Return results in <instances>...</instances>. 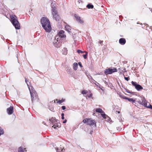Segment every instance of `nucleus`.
Wrapping results in <instances>:
<instances>
[{
    "label": "nucleus",
    "instance_id": "1",
    "mask_svg": "<svg viewBox=\"0 0 152 152\" xmlns=\"http://www.w3.org/2000/svg\"><path fill=\"white\" fill-rule=\"evenodd\" d=\"M41 23L42 27L47 32L49 33L51 30V27L49 20L45 17H43L41 19Z\"/></svg>",
    "mask_w": 152,
    "mask_h": 152
},
{
    "label": "nucleus",
    "instance_id": "2",
    "mask_svg": "<svg viewBox=\"0 0 152 152\" xmlns=\"http://www.w3.org/2000/svg\"><path fill=\"white\" fill-rule=\"evenodd\" d=\"M31 96V101L32 103L36 101L37 102L39 101V99L36 91L34 90L33 88L31 86L28 87Z\"/></svg>",
    "mask_w": 152,
    "mask_h": 152
},
{
    "label": "nucleus",
    "instance_id": "3",
    "mask_svg": "<svg viewBox=\"0 0 152 152\" xmlns=\"http://www.w3.org/2000/svg\"><path fill=\"white\" fill-rule=\"evenodd\" d=\"M10 20L13 26L16 29H19L20 28V26L16 17L14 15L10 16Z\"/></svg>",
    "mask_w": 152,
    "mask_h": 152
},
{
    "label": "nucleus",
    "instance_id": "4",
    "mask_svg": "<svg viewBox=\"0 0 152 152\" xmlns=\"http://www.w3.org/2000/svg\"><path fill=\"white\" fill-rule=\"evenodd\" d=\"M140 98H141V100L138 102L140 104L152 109V105L149 103H148L144 97H141Z\"/></svg>",
    "mask_w": 152,
    "mask_h": 152
},
{
    "label": "nucleus",
    "instance_id": "5",
    "mask_svg": "<svg viewBox=\"0 0 152 152\" xmlns=\"http://www.w3.org/2000/svg\"><path fill=\"white\" fill-rule=\"evenodd\" d=\"M49 120L51 122L54 124L52 127L54 129L56 128L57 127H58L60 125L59 120L56 119L54 117H52L51 118H49Z\"/></svg>",
    "mask_w": 152,
    "mask_h": 152
},
{
    "label": "nucleus",
    "instance_id": "6",
    "mask_svg": "<svg viewBox=\"0 0 152 152\" xmlns=\"http://www.w3.org/2000/svg\"><path fill=\"white\" fill-rule=\"evenodd\" d=\"M56 9V8L55 6H52V13L53 15V17L54 19L56 20H59L60 17L58 15Z\"/></svg>",
    "mask_w": 152,
    "mask_h": 152
},
{
    "label": "nucleus",
    "instance_id": "7",
    "mask_svg": "<svg viewBox=\"0 0 152 152\" xmlns=\"http://www.w3.org/2000/svg\"><path fill=\"white\" fill-rule=\"evenodd\" d=\"M83 122L86 123L87 124L90 126H96V123L94 120L91 118H86L83 120Z\"/></svg>",
    "mask_w": 152,
    "mask_h": 152
},
{
    "label": "nucleus",
    "instance_id": "8",
    "mask_svg": "<svg viewBox=\"0 0 152 152\" xmlns=\"http://www.w3.org/2000/svg\"><path fill=\"white\" fill-rule=\"evenodd\" d=\"M117 69L116 68H108V69L105 70L104 73L105 75H107L109 74H111L113 73L117 72Z\"/></svg>",
    "mask_w": 152,
    "mask_h": 152
},
{
    "label": "nucleus",
    "instance_id": "9",
    "mask_svg": "<svg viewBox=\"0 0 152 152\" xmlns=\"http://www.w3.org/2000/svg\"><path fill=\"white\" fill-rule=\"evenodd\" d=\"M131 83L138 91H140L143 89V88L141 85L137 84L136 82L132 81Z\"/></svg>",
    "mask_w": 152,
    "mask_h": 152
},
{
    "label": "nucleus",
    "instance_id": "10",
    "mask_svg": "<svg viewBox=\"0 0 152 152\" xmlns=\"http://www.w3.org/2000/svg\"><path fill=\"white\" fill-rule=\"evenodd\" d=\"M74 16L75 18L76 21L78 22L81 24H82L84 23V20H83V19L81 18L80 16H79L76 14H75Z\"/></svg>",
    "mask_w": 152,
    "mask_h": 152
},
{
    "label": "nucleus",
    "instance_id": "11",
    "mask_svg": "<svg viewBox=\"0 0 152 152\" xmlns=\"http://www.w3.org/2000/svg\"><path fill=\"white\" fill-rule=\"evenodd\" d=\"M64 31L63 30L60 31L59 33H58L57 36H58L60 38H65L66 37L65 35L64 34Z\"/></svg>",
    "mask_w": 152,
    "mask_h": 152
},
{
    "label": "nucleus",
    "instance_id": "12",
    "mask_svg": "<svg viewBox=\"0 0 152 152\" xmlns=\"http://www.w3.org/2000/svg\"><path fill=\"white\" fill-rule=\"evenodd\" d=\"M7 112L8 114H12L13 112V107L11 106L7 109Z\"/></svg>",
    "mask_w": 152,
    "mask_h": 152
},
{
    "label": "nucleus",
    "instance_id": "13",
    "mask_svg": "<svg viewBox=\"0 0 152 152\" xmlns=\"http://www.w3.org/2000/svg\"><path fill=\"white\" fill-rule=\"evenodd\" d=\"M58 36H56L55 39L54 40V42H53V44L56 47L58 48V47H59V46H58L57 45L58 43Z\"/></svg>",
    "mask_w": 152,
    "mask_h": 152
},
{
    "label": "nucleus",
    "instance_id": "14",
    "mask_svg": "<svg viewBox=\"0 0 152 152\" xmlns=\"http://www.w3.org/2000/svg\"><path fill=\"white\" fill-rule=\"evenodd\" d=\"M102 117L104 118H105L106 121H107L111 122L110 118L107 116V115H101Z\"/></svg>",
    "mask_w": 152,
    "mask_h": 152
},
{
    "label": "nucleus",
    "instance_id": "15",
    "mask_svg": "<svg viewBox=\"0 0 152 152\" xmlns=\"http://www.w3.org/2000/svg\"><path fill=\"white\" fill-rule=\"evenodd\" d=\"M119 42L120 44L123 45L126 43V40L124 38H121L119 39Z\"/></svg>",
    "mask_w": 152,
    "mask_h": 152
},
{
    "label": "nucleus",
    "instance_id": "16",
    "mask_svg": "<svg viewBox=\"0 0 152 152\" xmlns=\"http://www.w3.org/2000/svg\"><path fill=\"white\" fill-rule=\"evenodd\" d=\"M127 100H128L129 102H132V103L133 104H134V103H135V102H137L138 103V102L139 101H139H136V99H132V98H128L127 97Z\"/></svg>",
    "mask_w": 152,
    "mask_h": 152
},
{
    "label": "nucleus",
    "instance_id": "17",
    "mask_svg": "<svg viewBox=\"0 0 152 152\" xmlns=\"http://www.w3.org/2000/svg\"><path fill=\"white\" fill-rule=\"evenodd\" d=\"M96 112L98 113H101V114H105L102 110L100 108H97L96 110Z\"/></svg>",
    "mask_w": 152,
    "mask_h": 152
},
{
    "label": "nucleus",
    "instance_id": "18",
    "mask_svg": "<svg viewBox=\"0 0 152 152\" xmlns=\"http://www.w3.org/2000/svg\"><path fill=\"white\" fill-rule=\"evenodd\" d=\"M78 64L77 63H74L73 64V69L75 70H76L77 69Z\"/></svg>",
    "mask_w": 152,
    "mask_h": 152
},
{
    "label": "nucleus",
    "instance_id": "19",
    "mask_svg": "<svg viewBox=\"0 0 152 152\" xmlns=\"http://www.w3.org/2000/svg\"><path fill=\"white\" fill-rule=\"evenodd\" d=\"M66 30L69 33H71L70 31L71 27L68 25H66L65 26Z\"/></svg>",
    "mask_w": 152,
    "mask_h": 152
},
{
    "label": "nucleus",
    "instance_id": "20",
    "mask_svg": "<svg viewBox=\"0 0 152 152\" xmlns=\"http://www.w3.org/2000/svg\"><path fill=\"white\" fill-rule=\"evenodd\" d=\"M25 148H23L21 147H20L18 149V152H24L25 150Z\"/></svg>",
    "mask_w": 152,
    "mask_h": 152
},
{
    "label": "nucleus",
    "instance_id": "21",
    "mask_svg": "<svg viewBox=\"0 0 152 152\" xmlns=\"http://www.w3.org/2000/svg\"><path fill=\"white\" fill-rule=\"evenodd\" d=\"M86 7L88 8V9H92L94 8V6L93 5L91 4H88Z\"/></svg>",
    "mask_w": 152,
    "mask_h": 152
},
{
    "label": "nucleus",
    "instance_id": "22",
    "mask_svg": "<svg viewBox=\"0 0 152 152\" xmlns=\"http://www.w3.org/2000/svg\"><path fill=\"white\" fill-rule=\"evenodd\" d=\"M65 101V99L63 98H62L61 100H58L57 102L58 103H59V104H61L64 102Z\"/></svg>",
    "mask_w": 152,
    "mask_h": 152
},
{
    "label": "nucleus",
    "instance_id": "23",
    "mask_svg": "<svg viewBox=\"0 0 152 152\" xmlns=\"http://www.w3.org/2000/svg\"><path fill=\"white\" fill-rule=\"evenodd\" d=\"M82 4V1L81 0H78L77 2V4L78 5V7L80 6Z\"/></svg>",
    "mask_w": 152,
    "mask_h": 152
},
{
    "label": "nucleus",
    "instance_id": "24",
    "mask_svg": "<svg viewBox=\"0 0 152 152\" xmlns=\"http://www.w3.org/2000/svg\"><path fill=\"white\" fill-rule=\"evenodd\" d=\"M4 133V132L3 130L0 127V136L1 135L3 134Z\"/></svg>",
    "mask_w": 152,
    "mask_h": 152
},
{
    "label": "nucleus",
    "instance_id": "25",
    "mask_svg": "<svg viewBox=\"0 0 152 152\" xmlns=\"http://www.w3.org/2000/svg\"><path fill=\"white\" fill-rule=\"evenodd\" d=\"M120 97H121V98H123L124 99H127V97L126 96H124V95H120Z\"/></svg>",
    "mask_w": 152,
    "mask_h": 152
},
{
    "label": "nucleus",
    "instance_id": "26",
    "mask_svg": "<svg viewBox=\"0 0 152 152\" xmlns=\"http://www.w3.org/2000/svg\"><path fill=\"white\" fill-rule=\"evenodd\" d=\"M85 52L86 53V54L83 55V56L84 58L85 59H86L87 58V56L88 55V53L86 51Z\"/></svg>",
    "mask_w": 152,
    "mask_h": 152
},
{
    "label": "nucleus",
    "instance_id": "27",
    "mask_svg": "<svg viewBox=\"0 0 152 152\" xmlns=\"http://www.w3.org/2000/svg\"><path fill=\"white\" fill-rule=\"evenodd\" d=\"M88 92L86 90H83L82 91L81 93L83 94H86Z\"/></svg>",
    "mask_w": 152,
    "mask_h": 152
},
{
    "label": "nucleus",
    "instance_id": "28",
    "mask_svg": "<svg viewBox=\"0 0 152 152\" xmlns=\"http://www.w3.org/2000/svg\"><path fill=\"white\" fill-rule=\"evenodd\" d=\"M118 69L120 71H121V72H126V69L125 68H124L123 69V70H121V69L120 68H119Z\"/></svg>",
    "mask_w": 152,
    "mask_h": 152
},
{
    "label": "nucleus",
    "instance_id": "29",
    "mask_svg": "<svg viewBox=\"0 0 152 152\" xmlns=\"http://www.w3.org/2000/svg\"><path fill=\"white\" fill-rule=\"evenodd\" d=\"M77 52L78 53H83V52L80 50H78Z\"/></svg>",
    "mask_w": 152,
    "mask_h": 152
},
{
    "label": "nucleus",
    "instance_id": "30",
    "mask_svg": "<svg viewBox=\"0 0 152 152\" xmlns=\"http://www.w3.org/2000/svg\"><path fill=\"white\" fill-rule=\"evenodd\" d=\"M126 91L129 94H132L134 93V92H131L129 90H126Z\"/></svg>",
    "mask_w": 152,
    "mask_h": 152
},
{
    "label": "nucleus",
    "instance_id": "31",
    "mask_svg": "<svg viewBox=\"0 0 152 152\" xmlns=\"http://www.w3.org/2000/svg\"><path fill=\"white\" fill-rule=\"evenodd\" d=\"M124 79L126 80L127 81H128L129 80V77H124Z\"/></svg>",
    "mask_w": 152,
    "mask_h": 152
},
{
    "label": "nucleus",
    "instance_id": "32",
    "mask_svg": "<svg viewBox=\"0 0 152 152\" xmlns=\"http://www.w3.org/2000/svg\"><path fill=\"white\" fill-rule=\"evenodd\" d=\"M92 82L95 84L96 85H97V84H96V83H97L98 84H99V83H97L96 81H95L94 80H93V81H92Z\"/></svg>",
    "mask_w": 152,
    "mask_h": 152
},
{
    "label": "nucleus",
    "instance_id": "33",
    "mask_svg": "<svg viewBox=\"0 0 152 152\" xmlns=\"http://www.w3.org/2000/svg\"><path fill=\"white\" fill-rule=\"evenodd\" d=\"M87 75V77L88 78V79H89V80H90V79H92V77L90 75H89V76H88V75Z\"/></svg>",
    "mask_w": 152,
    "mask_h": 152
},
{
    "label": "nucleus",
    "instance_id": "34",
    "mask_svg": "<svg viewBox=\"0 0 152 152\" xmlns=\"http://www.w3.org/2000/svg\"><path fill=\"white\" fill-rule=\"evenodd\" d=\"M61 108L63 110H64L66 109V107L65 106H62Z\"/></svg>",
    "mask_w": 152,
    "mask_h": 152
},
{
    "label": "nucleus",
    "instance_id": "35",
    "mask_svg": "<svg viewBox=\"0 0 152 152\" xmlns=\"http://www.w3.org/2000/svg\"><path fill=\"white\" fill-rule=\"evenodd\" d=\"M78 64L80 67H82L83 66H82V65L81 62H79L78 63Z\"/></svg>",
    "mask_w": 152,
    "mask_h": 152
},
{
    "label": "nucleus",
    "instance_id": "36",
    "mask_svg": "<svg viewBox=\"0 0 152 152\" xmlns=\"http://www.w3.org/2000/svg\"><path fill=\"white\" fill-rule=\"evenodd\" d=\"M25 82L26 83V84L28 86V83H27V82L28 81V80H27V79H26V78H25Z\"/></svg>",
    "mask_w": 152,
    "mask_h": 152
},
{
    "label": "nucleus",
    "instance_id": "37",
    "mask_svg": "<svg viewBox=\"0 0 152 152\" xmlns=\"http://www.w3.org/2000/svg\"><path fill=\"white\" fill-rule=\"evenodd\" d=\"M64 115H62V117H61V119H62V120H63L64 119Z\"/></svg>",
    "mask_w": 152,
    "mask_h": 152
},
{
    "label": "nucleus",
    "instance_id": "38",
    "mask_svg": "<svg viewBox=\"0 0 152 152\" xmlns=\"http://www.w3.org/2000/svg\"><path fill=\"white\" fill-rule=\"evenodd\" d=\"M67 121V120L66 119H65L64 121H63V123H66Z\"/></svg>",
    "mask_w": 152,
    "mask_h": 152
},
{
    "label": "nucleus",
    "instance_id": "39",
    "mask_svg": "<svg viewBox=\"0 0 152 152\" xmlns=\"http://www.w3.org/2000/svg\"><path fill=\"white\" fill-rule=\"evenodd\" d=\"M92 96V94H91L90 95L88 96V98H90Z\"/></svg>",
    "mask_w": 152,
    "mask_h": 152
},
{
    "label": "nucleus",
    "instance_id": "40",
    "mask_svg": "<svg viewBox=\"0 0 152 152\" xmlns=\"http://www.w3.org/2000/svg\"><path fill=\"white\" fill-rule=\"evenodd\" d=\"M103 41H100L99 42V43L100 44H101L102 43Z\"/></svg>",
    "mask_w": 152,
    "mask_h": 152
},
{
    "label": "nucleus",
    "instance_id": "41",
    "mask_svg": "<svg viewBox=\"0 0 152 152\" xmlns=\"http://www.w3.org/2000/svg\"><path fill=\"white\" fill-rule=\"evenodd\" d=\"M92 132H93V131H91V132H90V134H92Z\"/></svg>",
    "mask_w": 152,
    "mask_h": 152
},
{
    "label": "nucleus",
    "instance_id": "42",
    "mask_svg": "<svg viewBox=\"0 0 152 152\" xmlns=\"http://www.w3.org/2000/svg\"><path fill=\"white\" fill-rule=\"evenodd\" d=\"M59 150V149H58V148H57L56 149V151L57 152L58 151V150Z\"/></svg>",
    "mask_w": 152,
    "mask_h": 152
},
{
    "label": "nucleus",
    "instance_id": "43",
    "mask_svg": "<svg viewBox=\"0 0 152 152\" xmlns=\"http://www.w3.org/2000/svg\"><path fill=\"white\" fill-rule=\"evenodd\" d=\"M116 112H117L118 113H120V112L119 111H118V112L116 111Z\"/></svg>",
    "mask_w": 152,
    "mask_h": 152
},
{
    "label": "nucleus",
    "instance_id": "44",
    "mask_svg": "<svg viewBox=\"0 0 152 152\" xmlns=\"http://www.w3.org/2000/svg\"><path fill=\"white\" fill-rule=\"evenodd\" d=\"M93 80H94V79H93V78H92V79H91V81H92V82L93 81Z\"/></svg>",
    "mask_w": 152,
    "mask_h": 152
},
{
    "label": "nucleus",
    "instance_id": "45",
    "mask_svg": "<svg viewBox=\"0 0 152 152\" xmlns=\"http://www.w3.org/2000/svg\"><path fill=\"white\" fill-rule=\"evenodd\" d=\"M54 103H55V101H54Z\"/></svg>",
    "mask_w": 152,
    "mask_h": 152
},
{
    "label": "nucleus",
    "instance_id": "46",
    "mask_svg": "<svg viewBox=\"0 0 152 152\" xmlns=\"http://www.w3.org/2000/svg\"><path fill=\"white\" fill-rule=\"evenodd\" d=\"M147 25L148 26V25Z\"/></svg>",
    "mask_w": 152,
    "mask_h": 152
},
{
    "label": "nucleus",
    "instance_id": "47",
    "mask_svg": "<svg viewBox=\"0 0 152 152\" xmlns=\"http://www.w3.org/2000/svg\"><path fill=\"white\" fill-rule=\"evenodd\" d=\"M66 53H65V54H66Z\"/></svg>",
    "mask_w": 152,
    "mask_h": 152
},
{
    "label": "nucleus",
    "instance_id": "48",
    "mask_svg": "<svg viewBox=\"0 0 152 152\" xmlns=\"http://www.w3.org/2000/svg\"><path fill=\"white\" fill-rule=\"evenodd\" d=\"M61 114H64L63 113H62Z\"/></svg>",
    "mask_w": 152,
    "mask_h": 152
},
{
    "label": "nucleus",
    "instance_id": "49",
    "mask_svg": "<svg viewBox=\"0 0 152 152\" xmlns=\"http://www.w3.org/2000/svg\"><path fill=\"white\" fill-rule=\"evenodd\" d=\"M151 27H152V26H151Z\"/></svg>",
    "mask_w": 152,
    "mask_h": 152
}]
</instances>
